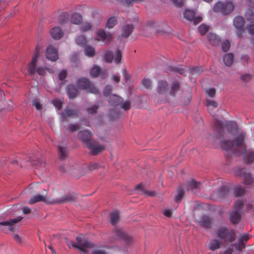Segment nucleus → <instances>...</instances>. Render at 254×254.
<instances>
[{
	"label": "nucleus",
	"instance_id": "c85d7f7f",
	"mask_svg": "<svg viewBox=\"0 0 254 254\" xmlns=\"http://www.w3.org/2000/svg\"><path fill=\"white\" fill-rule=\"evenodd\" d=\"M37 169L39 170L41 174L46 172V163L43 160H40L34 164Z\"/></svg>",
	"mask_w": 254,
	"mask_h": 254
},
{
	"label": "nucleus",
	"instance_id": "4d7b16f0",
	"mask_svg": "<svg viewBox=\"0 0 254 254\" xmlns=\"http://www.w3.org/2000/svg\"><path fill=\"white\" fill-rule=\"evenodd\" d=\"M17 221L16 219H9L5 221L0 222V226L2 225H11L12 223L16 222Z\"/></svg>",
	"mask_w": 254,
	"mask_h": 254
},
{
	"label": "nucleus",
	"instance_id": "e2e57ef3",
	"mask_svg": "<svg viewBox=\"0 0 254 254\" xmlns=\"http://www.w3.org/2000/svg\"><path fill=\"white\" fill-rule=\"evenodd\" d=\"M141 0H124V3L126 5H131L134 3L139 2Z\"/></svg>",
	"mask_w": 254,
	"mask_h": 254
},
{
	"label": "nucleus",
	"instance_id": "0eeeda50",
	"mask_svg": "<svg viewBox=\"0 0 254 254\" xmlns=\"http://www.w3.org/2000/svg\"><path fill=\"white\" fill-rule=\"evenodd\" d=\"M64 169V167H61V170L63 172H68L75 178H79V177L83 176L85 174V172L83 167L79 166L75 167H69L65 166Z\"/></svg>",
	"mask_w": 254,
	"mask_h": 254
},
{
	"label": "nucleus",
	"instance_id": "c756f323",
	"mask_svg": "<svg viewBox=\"0 0 254 254\" xmlns=\"http://www.w3.org/2000/svg\"><path fill=\"white\" fill-rule=\"evenodd\" d=\"M234 56L231 53L226 54L223 57V62L224 64L228 66H230L233 63Z\"/></svg>",
	"mask_w": 254,
	"mask_h": 254
},
{
	"label": "nucleus",
	"instance_id": "bb28decb",
	"mask_svg": "<svg viewBox=\"0 0 254 254\" xmlns=\"http://www.w3.org/2000/svg\"><path fill=\"white\" fill-rule=\"evenodd\" d=\"M222 245L221 242L217 239H214L209 242V249L212 251H214L215 250L218 249L220 248Z\"/></svg>",
	"mask_w": 254,
	"mask_h": 254
},
{
	"label": "nucleus",
	"instance_id": "7c9ffc66",
	"mask_svg": "<svg viewBox=\"0 0 254 254\" xmlns=\"http://www.w3.org/2000/svg\"><path fill=\"white\" fill-rule=\"evenodd\" d=\"M244 160L247 162H252L254 161V150H249L244 155Z\"/></svg>",
	"mask_w": 254,
	"mask_h": 254
},
{
	"label": "nucleus",
	"instance_id": "393cba45",
	"mask_svg": "<svg viewBox=\"0 0 254 254\" xmlns=\"http://www.w3.org/2000/svg\"><path fill=\"white\" fill-rule=\"evenodd\" d=\"M167 90V83L166 81H160L158 83L157 92L159 95H164Z\"/></svg>",
	"mask_w": 254,
	"mask_h": 254
},
{
	"label": "nucleus",
	"instance_id": "6e6d98bb",
	"mask_svg": "<svg viewBox=\"0 0 254 254\" xmlns=\"http://www.w3.org/2000/svg\"><path fill=\"white\" fill-rule=\"evenodd\" d=\"M142 83L143 86L147 89L150 88L151 86V82L149 79H143L142 81Z\"/></svg>",
	"mask_w": 254,
	"mask_h": 254
},
{
	"label": "nucleus",
	"instance_id": "473e14b6",
	"mask_svg": "<svg viewBox=\"0 0 254 254\" xmlns=\"http://www.w3.org/2000/svg\"><path fill=\"white\" fill-rule=\"evenodd\" d=\"M85 55L88 57H93L95 54V48L90 46H85L84 49Z\"/></svg>",
	"mask_w": 254,
	"mask_h": 254
},
{
	"label": "nucleus",
	"instance_id": "bf43d9fd",
	"mask_svg": "<svg viewBox=\"0 0 254 254\" xmlns=\"http://www.w3.org/2000/svg\"><path fill=\"white\" fill-rule=\"evenodd\" d=\"M143 194L148 196H158L157 191H141Z\"/></svg>",
	"mask_w": 254,
	"mask_h": 254
},
{
	"label": "nucleus",
	"instance_id": "1a4fd4ad",
	"mask_svg": "<svg viewBox=\"0 0 254 254\" xmlns=\"http://www.w3.org/2000/svg\"><path fill=\"white\" fill-rule=\"evenodd\" d=\"M77 85L79 88L85 89L89 92L93 94L98 93V90L86 78L79 79L77 82Z\"/></svg>",
	"mask_w": 254,
	"mask_h": 254
},
{
	"label": "nucleus",
	"instance_id": "69168bd1",
	"mask_svg": "<svg viewBox=\"0 0 254 254\" xmlns=\"http://www.w3.org/2000/svg\"><path fill=\"white\" fill-rule=\"evenodd\" d=\"M241 79L242 80H243L245 82L249 81L251 79V75L249 74H246L243 75L241 76Z\"/></svg>",
	"mask_w": 254,
	"mask_h": 254
},
{
	"label": "nucleus",
	"instance_id": "37998d69",
	"mask_svg": "<svg viewBox=\"0 0 254 254\" xmlns=\"http://www.w3.org/2000/svg\"><path fill=\"white\" fill-rule=\"evenodd\" d=\"M217 105V103L213 100H207V106L208 107V110L210 114H212V113H211V110L213 109V108H216Z\"/></svg>",
	"mask_w": 254,
	"mask_h": 254
},
{
	"label": "nucleus",
	"instance_id": "13d9d810",
	"mask_svg": "<svg viewBox=\"0 0 254 254\" xmlns=\"http://www.w3.org/2000/svg\"><path fill=\"white\" fill-rule=\"evenodd\" d=\"M13 238L14 240L18 244L21 245L22 243V239L17 234H14L13 235Z\"/></svg>",
	"mask_w": 254,
	"mask_h": 254
},
{
	"label": "nucleus",
	"instance_id": "f8f14e48",
	"mask_svg": "<svg viewBox=\"0 0 254 254\" xmlns=\"http://www.w3.org/2000/svg\"><path fill=\"white\" fill-rule=\"evenodd\" d=\"M245 23L244 18L241 16H237L234 18L233 25L238 30L237 35L240 36L243 31V27Z\"/></svg>",
	"mask_w": 254,
	"mask_h": 254
},
{
	"label": "nucleus",
	"instance_id": "aec40b11",
	"mask_svg": "<svg viewBox=\"0 0 254 254\" xmlns=\"http://www.w3.org/2000/svg\"><path fill=\"white\" fill-rule=\"evenodd\" d=\"M211 223V219L210 216L208 215H203L200 219L198 220V224L205 228L210 227Z\"/></svg>",
	"mask_w": 254,
	"mask_h": 254
},
{
	"label": "nucleus",
	"instance_id": "ddd939ff",
	"mask_svg": "<svg viewBox=\"0 0 254 254\" xmlns=\"http://www.w3.org/2000/svg\"><path fill=\"white\" fill-rule=\"evenodd\" d=\"M50 34L53 39L58 40L64 36V32L59 26H56L50 30Z\"/></svg>",
	"mask_w": 254,
	"mask_h": 254
},
{
	"label": "nucleus",
	"instance_id": "72a5a7b5",
	"mask_svg": "<svg viewBox=\"0 0 254 254\" xmlns=\"http://www.w3.org/2000/svg\"><path fill=\"white\" fill-rule=\"evenodd\" d=\"M116 17L113 16L108 18L106 24V27L108 29L113 28L117 24Z\"/></svg>",
	"mask_w": 254,
	"mask_h": 254
},
{
	"label": "nucleus",
	"instance_id": "c9c22d12",
	"mask_svg": "<svg viewBox=\"0 0 254 254\" xmlns=\"http://www.w3.org/2000/svg\"><path fill=\"white\" fill-rule=\"evenodd\" d=\"M111 223L113 225L116 224L119 220V213L117 211H114L110 214Z\"/></svg>",
	"mask_w": 254,
	"mask_h": 254
},
{
	"label": "nucleus",
	"instance_id": "79ce46f5",
	"mask_svg": "<svg viewBox=\"0 0 254 254\" xmlns=\"http://www.w3.org/2000/svg\"><path fill=\"white\" fill-rule=\"evenodd\" d=\"M104 61L107 63H111L113 59V53L110 51H106L104 56Z\"/></svg>",
	"mask_w": 254,
	"mask_h": 254
},
{
	"label": "nucleus",
	"instance_id": "5fc2aeb1",
	"mask_svg": "<svg viewBox=\"0 0 254 254\" xmlns=\"http://www.w3.org/2000/svg\"><path fill=\"white\" fill-rule=\"evenodd\" d=\"M22 219V217H21V216H18V217H17L15 218H13V219H16V220H17V221L16 222L12 223L11 225H6L7 226L9 227H8V230L10 231H11V232H14L15 231V229L13 227V225H14L15 224L19 222Z\"/></svg>",
	"mask_w": 254,
	"mask_h": 254
},
{
	"label": "nucleus",
	"instance_id": "338daca9",
	"mask_svg": "<svg viewBox=\"0 0 254 254\" xmlns=\"http://www.w3.org/2000/svg\"><path fill=\"white\" fill-rule=\"evenodd\" d=\"M177 6H181L184 3L183 0H171Z\"/></svg>",
	"mask_w": 254,
	"mask_h": 254
},
{
	"label": "nucleus",
	"instance_id": "e433bc0d",
	"mask_svg": "<svg viewBox=\"0 0 254 254\" xmlns=\"http://www.w3.org/2000/svg\"><path fill=\"white\" fill-rule=\"evenodd\" d=\"M75 42L77 45L82 47L86 44L87 40L84 36L79 35L75 38Z\"/></svg>",
	"mask_w": 254,
	"mask_h": 254
},
{
	"label": "nucleus",
	"instance_id": "9b49d317",
	"mask_svg": "<svg viewBox=\"0 0 254 254\" xmlns=\"http://www.w3.org/2000/svg\"><path fill=\"white\" fill-rule=\"evenodd\" d=\"M195 11L187 9L184 13V17L189 21H193L194 25L201 22L202 17L200 16H195Z\"/></svg>",
	"mask_w": 254,
	"mask_h": 254
},
{
	"label": "nucleus",
	"instance_id": "6ab92c4d",
	"mask_svg": "<svg viewBox=\"0 0 254 254\" xmlns=\"http://www.w3.org/2000/svg\"><path fill=\"white\" fill-rule=\"evenodd\" d=\"M133 29L134 26L133 24L127 22L122 28V35L125 37H128L131 33Z\"/></svg>",
	"mask_w": 254,
	"mask_h": 254
},
{
	"label": "nucleus",
	"instance_id": "f03ea898",
	"mask_svg": "<svg viewBox=\"0 0 254 254\" xmlns=\"http://www.w3.org/2000/svg\"><path fill=\"white\" fill-rule=\"evenodd\" d=\"M38 58V49L37 47H36L32 60L26 66V69L29 74H33L37 72L39 75H44L47 72L50 73H53L55 71V69L54 67H44L42 66H39L36 68Z\"/></svg>",
	"mask_w": 254,
	"mask_h": 254
},
{
	"label": "nucleus",
	"instance_id": "dca6fc26",
	"mask_svg": "<svg viewBox=\"0 0 254 254\" xmlns=\"http://www.w3.org/2000/svg\"><path fill=\"white\" fill-rule=\"evenodd\" d=\"M114 232L117 238L123 240L127 244H129L131 242V238L124 233L121 229L116 227Z\"/></svg>",
	"mask_w": 254,
	"mask_h": 254
},
{
	"label": "nucleus",
	"instance_id": "2eb2a0df",
	"mask_svg": "<svg viewBox=\"0 0 254 254\" xmlns=\"http://www.w3.org/2000/svg\"><path fill=\"white\" fill-rule=\"evenodd\" d=\"M97 35L100 39L97 40H102L105 43L110 41L112 39V34L110 32H106L105 30H99L97 32Z\"/></svg>",
	"mask_w": 254,
	"mask_h": 254
},
{
	"label": "nucleus",
	"instance_id": "ea45409f",
	"mask_svg": "<svg viewBox=\"0 0 254 254\" xmlns=\"http://www.w3.org/2000/svg\"><path fill=\"white\" fill-rule=\"evenodd\" d=\"M100 68L98 66L95 65L90 70V75L92 77H96L100 73Z\"/></svg>",
	"mask_w": 254,
	"mask_h": 254
},
{
	"label": "nucleus",
	"instance_id": "052dcab7",
	"mask_svg": "<svg viewBox=\"0 0 254 254\" xmlns=\"http://www.w3.org/2000/svg\"><path fill=\"white\" fill-rule=\"evenodd\" d=\"M66 71L64 70H62L58 74L59 79L61 81L64 80L66 77Z\"/></svg>",
	"mask_w": 254,
	"mask_h": 254
},
{
	"label": "nucleus",
	"instance_id": "f3484780",
	"mask_svg": "<svg viewBox=\"0 0 254 254\" xmlns=\"http://www.w3.org/2000/svg\"><path fill=\"white\" fill-rule=\"evenodd\" d=\"M78 138L83 142L84 145L86 147L88 143H90L91 140V134L87 130L81 131L78 135Z\"/></svg>",
	"mask_w": 254,
	"mask_h": 254
},
{
	"label": "nucleus",
	"instance_id": "864d4df0",
	"mask_svg": "<svg viewBox=\"0 0 254 254\" xmlns=\"http://www.w3.org/2000/svg\"><path fill=\"white\" fill-rule=\"evenodd\" d=\"M122 60V53L119 50H118L116 52L115 58H114V61L115 62L118 64H119Z\"/></svg>",
	"mask_w": 254,
	"mask_h": 254
},
{
	"label": "nucleus",
	"instance_id": "cd10ccee",
	"mask_svg": "<svg viewBox=\"0 0 254 254\" xmlns=\"http://www.w3.org/2000/svg\"><path fill=\"white\" fill-rule=\"evenodd\" d=\"M76 114L77 112L75 111L70 110L68 108H66L62 115L63 122L66 120L67 118H72Z\"/></svg>",
	"mask_w": 254,
	"mask_h": 254
},
{
	"label": "nucleus",
	"instance_id": "39448f33",
	"mask_svg": "<svg viewBox=\"0 0 254 254\" xmlns=\"http://www.w3.org/2000/svg\"><path fill=\"white\" fill-rule=\"evenodd\" d=\"M216 235L221 239L227 238L229 242H233L236 238L235 231L232 229L228 230L227 227L224 226L218 229Z\"/></svg>",
	"mask_w": 254,
	"mask_h": 254
},
{
	"label": "nucleus",
	"instance_id": "a878e982",
	"mask_svg": "<svg viewBox=\"0 0 254 254\" xmlns=\"http://www.w3.org/2000/svg\"><path fill=\"white\" fill-rule=\"evenodd\" d=\"M234 189V190H244V189L241 186H237L235 188L232 187V185L230 183H226L224 184L220 189V190H229Z\"/></svg>",
	"mask_w": 254,
	"mask_h": 254
},
{
	"label": "nucleus",
	"instance_id": "8fccbe9b",
	"mask_svg": "<svg viewBox=\"0 0 254 254\" xmlns=\"http://www.w3.org/2000/svg\"><path fill=\"white\" fill-rule=\"evenodd\" d=\"M135 189L137 190H147L148 189V185L144 183H140L135 187Z\"/></svg>",
	"mask_w": 254,
	"mask_h": 254
},
{
	"label": "nucleus",
	"instance_id": "20e7f679",
	"mask_svg": "<svg viewBox=\"0 0 254 254\" xmlns=\"http://www.w3.org/2000/svg\"><path fill=\"white\" fill-rule=\"evenodd\" d=\"M243 201L239 199L235 203L234 207L230 214V221L234 224H238L241 219V210L243 207Z\"/></svg>",
	"mask_w": 254,
	"mask_h": 254
},
{
	"label": "nucleus",
	"instance_id": "a19ab883",
	"mask_svg": "<svg viewBox=\"0 0 254 254\" xmlns=\"http://www.w3.org/2000/svg\"><path fill=\"white\" fill-rule=\"evenodd\" d=\"M179 85L177 81L173 82L172 85L171 90L170 91L169 94L170 95L174 96L176 93L179 90Z\"/></svg>",
	"mask_w": 254,
	"mask_h": 254
},
{
	"label": "nucleus",
	"instance_id": "7ed1b4c3",
	"mask_svg": "<svg viewBox=\"0 0 254 254\" xmlns=\"http://www.w3.org/2000/svg\"><path fill=\"white\" fill-rule=\"evenodd\" d=\"M234 4L230 1H218L213 6L215 12L220 13L223 15L231 13L234 10Z\"/></svg>",
	"mask_w": 254,
	"mask_h": 254
},
{
	"label": "nucleus",
	"instance_id": "774afa93",
	"mask_svg": "<svg viewBox=\"0 0 254 254\" xmlns=\"http://www.w3.org/2000/svg\"><path fill=\"white\" fill-rule=\"evenodd\" d=\"M163 214L167 217H170L172 216V212L171 209H165L163 211Z\"/></svg>",
	"mask_w": 254,
	"mask_h": 254
},
{
	"label": "nucleus",
	"instance_id": "4468645a",
	"mask_svg": "<svg viewBox=\"0 0 254 254\" xmlns=\"http://www.w3.org/2000/svg\"><path fill=\"white\" fill-rule=\"evenodd\" d=\"M86 147L90 150L91 153L94 155L100 153L104 150L105 148L104 146L99 144L92 141L90 143H88Z\"/></svg>",
	"mask_w": 254,
	"mask_h": 254
},
{
	"label": "nucleus",
	"instance_id": "0e129e2a",
	"mask_svg": "<svg viewBox=\"0 0 254 254\" xmlns=\"http://www.w3.org/2000/svg\"><path fill=\"white\" fill-rule=\"evenodd\" d=\"M206 92L207 94L211 97H213L215 94V90L214 88H209L207 91Z\"/></svg>",
	"mask_w": 254,
	"mask_h": 254
},
{
	"label": "nucleus",
	"instance_id": "6e6552de",
	"mask_svg": "<svg viewBox=\"0 0 254 254\" xmlns=\"http://www.w3.org/2000/svg\"><path fill=\"white\" fill-rule=\"evenodd\" d=\"M202 188V184L200 182L195 180H191L186 182L180 186L178 190H201Z\"/></svg>",
	"mask_w": 254,
	"mask_h": 254
},
{
	"label": "nucleus",
	"instance_id": "5701e85b",
	"mask_svg": "<svg viewBox=\"0 0 254 254\" xmlns=\"http://www.w3.org/2000/svg\"><path fill=\"white\" fill-rule=\"evenodd\" d=\"M238 175L243 176L245 184L251 185L253 182V179L249 172L242 170Z\"/></svg>",
	"mask_w": 254,
	"mask_h": 254
},
{
	"label": "nucleus",
	"instance_id": "49530a36",
	"mask_svg": "<svg viewBox=\"0 0 254 254\" xmlns=\"http://www.w3.org/2000/svg\"><path fill=\"white\" fill-rule=\"evenodd\" d=\"M245 17L248 20L251 21V23L254 21V13L250 9H248L245 14Z\"/></svg>",
	"mask_w": 254,
	"mask_h": 254
},
{
	"label": "nucleus",
	"instance_id": "3c124183",
	"mask_svg": "<svg viewBox=\"0 0 254 254\" xmlns=\"http://www.w3.org/2000/svg\"><path fill=\"white\" fill-rule=\"evenodd\" d=\"M185 196V191H179L175 196V201L179 203Z\"/></svg>",
	"mask_w": 254,
	"mask_h": 254
},
{
	"label": "nucleus",
	"instance_id": "423d86ee",
	"mask_svg": "<svg viewBox=\"0 0 254 254\" xmlns=\"http://www.w3.org/2000/svg\"><path fill=\"white\" fill-rule=\"evenodd\" d=\"M76 240L77 241V244L74 242L71 241L70 242L71 246L78 249L84 253L86 252V248H92L94 247L93 244L88 241L83 240V238L81 236H77Z\"/></svg>",
	"mask_w": 254,
	"mask_h": 254
},
{
	"label": "nucleus",
	"instance_id": "4be33fe9",
	"mask_svg": "<svg viewBox=\"0 0 254 254\" xmlns=\"http://www.w3.org/2000/svg\"><path fill=\"white\" fill-rule=\"evenodd\" d=\"M122 102V98L115 94L111 95L109 99V104L112 106H118L121 104Z\"/></svg>",
	"mask_w": 254,
	"mask_h": 254
},
{
	"label": "nucleus",
	"instance_id": "de8ad7c7",
	"mask_svg": "<svg viewBox=\"0 0 254 254\" xmlns=\"http://www.w3.org/2000/svg\"><path fill=\"white\" fill-rule=\"evenodd\" d=\"M42 189L41 187H40V185L35 183H32L28 185L27 187L26 188V190H41Z\"/></svg>",
	"mask_w": 254,
	"mask_h": 254
},
{
	"label": "nucleus",
	"instance_id": "a211bd4d",
	"mask_svg": "<svg viewBox=\"0 0 254 254\" xmlns=\"http://www.w3.org/2000/svg\"><path fill=\"white\" fill-rule=\"evenodd\" d=\"M250 237L247 234H244L239 239V244L236 245V248L241 252L245 248V244L249 240Z\"/></svg>",
	"mask_w": 254,
	"mask_h": 254
},
{
	"label": "nucleus",
	"instance_id": "b1692460",
	"mask_svg": "<svg viewBox=\"0 0 254 254\" xmlns=\"http://www.w3.org/2000/svg\"><path fill=\"white\" fill-rule=\"evenodd\" d=\"M70 21L72 24L78 25L82 21V16L78 13L73 12L71 14Z\"/></svg>",
	"mask_w": 254,
	"mask_h": 254
},
{
	"label": "nucleus",
	"instance_id": "f704fd0d",
	"mask_svg": "<svg viewBox=\"0 0 254 254\" xmlns=\"http://www.w3.org/2000/svg\"><path fill=\"white\" fill-rule=\"evenodd\" d=\"M46 197L44 195H37L33 196L29 200V204H34L39 201H45Z\"/></svg>",
	"mask_w": 254,
	"mask_h": 254
},
{
	"label": "nucleus",
	"instance_id": "2f4dec72",
	"mask_svg": "<svg viewBox=\"0 0 254 254\" xmlns=\"http://www.w3.org/2000/svg\"><path fill=\"white\" fill-rule=\"evenodd\" d=\"M69 21V14L68 13L62 12L59 16V23L60 24H64Z\"/></svg>",
	"mask_w": 254,
	"mask_h": 254
},
{
	"label": "nucleus",
	"instance_id": "680f3d73",
	"mask_svg": "<svg viewBox=\"0 0 254 254\" xmlns=\"http://www.w3.org/2000/svg\"><path fill=\"white\" fill-rule=\"evenodd\" d=\"M91 254H107V252L103 250L95 249L92 251Z\"/></svg>",
	"mask_w": 254,
	"mask_h": 254
},
{
	"label": "nucleus",
	"instance_id": "a18cd8bd",
	"mask_svg": "<svg viewBox=\"0 0 254 254\" xmlns=\"http://www.w3.org/2000/svg\"><path fill=\"white\" fill-rule=\"evenodd\" d=\"M209 28L208 26L202 24L198 27V30L201 35H204L209 30Z\"/></svg>",
	"mask_w": 254,
	"mask_h": 254
},
{
	"label": "nucleus",
	"instance_id": "4c0bfd02",
	"mask_svg": "<svg viewBox=\"0 0 254 254\" xmlns=\"http://www.w3.org/2000/svg\"><path fill=\"white\" fill-rule=\"evenodd\" d=\"M58 152L59 155L61 159H64L67 156V150L65 147L59 145Z\"/></svg>",
	"mask_w": 254,
	"mask_h": 254
},
{
	"label": "nucleus",
	"instance_id": "412c9836",
	"mask_svg": "<svg viewBox=\"0 0 254 254\" xmlns=\"http://www.w3.org/2000/svg\"><path fill=\"white\" fill-rule=\"evenodd\" d=\"M207 40L209 43L213 46L218 45L220 41V38L214 33H209L207 35Z\"/></svg>",
	"mask_w": 254,
	"mask_h": 254
},
{
	"label": "nucleus",
	"instance_id": "9d476101",
	"mask_svg": "<svg viewBox=\"0 0 254 254\" xmlns=\"http://www.w3.org/2000/svg\"><path fill=\"white\" fill-rule=\"evenodd\" d=\"M45 54L46 58L52 61H56L58 59V50L54 46H48Z\"/></svg>",
	"mask_w": 254,
	"mask_h": 254
},
{
	"label": "nucleus",
	"instance_id": "f257e3e1",
	"mask_svg": "<svg viewBox=\"0 0 254 254\" xmlns=\"http://www.w3.org/2000/svg\"><path fill=\"white\" fill-rule=\"evenodd\" d=\"M215 126L218 128H223L224 126L223 122L221 121H216ZM225 126L231 127L232 129L236 131L233 141L224 138L220 142V146L222 148L228 152L236 154H243L246 151V145L244 140L246 137V133L242 130H239L235 122H230L225 124Z\"/></svg>",
	"mask_w": 254,
	"mask_h": 254
},
{
	"label": "nucleus",
	"instance_id": "603ef678",
	"mask_svg": "<svg viewBox=\"0 0 254 254\" xmlns=\"http://www.w3.org/2000/svg\"><path fill=\"white\" fill-rule=\"evenodd\" d=\"M230 46L229 41L225 40L222 43V49L224 52H227L229 50Z\"/></svg>",
	"mask_w": 254,
	"mask_h": 254
},
{
	"label": "nucleus",
	"instance_id": "c03bdc74",
	"mask_svg": "<svg viewBox=\"0 0 254 254\" xmlns=\"http://www.w3.org/2000/svg\"><path fill=\"white\" fill-rule=\"evenodd\" d=\"M92 28V25L88 22H84L80 27V30L82 32H85L90 30Z\"/></svg>",
	"mask_w": 254,
	"mask_h": 254
},
{
	"label": "nucleus",
	"instance_id": "09e8293b",
	"mask_svg": "<svg viewBox=\"0 0 254 254\" xmlns=\"http://www.w3.org/2000/svg\"><path fill=\"white\" fill-rule=\"evenodd\" d=\"M53 104L58 110H60L62 108L63 101L61 99H56L53 101Z\"/></svg>",
	"mask_w": 254,
	"mask_h": 254
},
{
	"label": "nucleus",
	"instance_id": "58836bf2",
	"mask_svg": "<svg viewBox=\"0 0 254 254\" xmlns=\"http://www.w3.org/2000/svg\"><path fill=\"white\" fill-rule=\"evenodd\" d=\"M77 93V89L72 85H70L67 88V94L70 98H74Z\"/></svg>",
	"mask_w": 254,
	"mask_h": 254
}]
</instances>
